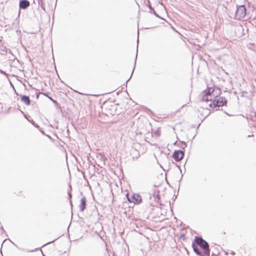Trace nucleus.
<instances>
[{"mask_svg":"<svg viewBox=\"0 0 256 256\" xmlns=\"http://www.w3.org/2000/svg\"><path fill=\"white\" fill-rule=\"evenodd\" d=\"M194 242L203 249L204 256H210V250L209 244L207 242L204 240L202 238L199 236L195 237Z\"/></svg>","mask_w":256,"mask_h":256,"instance_id":"obj_1","label":"nucleus"},{"mask_svg":"<svg viewBox=\"0 0 256 256\" xmlns=\"http://www.w3.org/2000/svg\"><path fill=\"white\" fill-rule=\"evenodd\" d=\"M204 95L202 96V102H208L212 100V97L214 96L210 94V92H204Z\"/></svg>","mask_w":256,"mask_h":256,"instance_id":"obj_5","label":"nucleus"},{"mask_svg":"<svg viewBox=\"0 0 256 256\" xmlns=\"http://www.w3.org/2000/svg\"><path fill=\"white\" fill-rule=\"evenodd\" d=\"M38 4L42 10H44V11L46 10L44 6V2H38Z\"/></svg>","mask_w":256,"mask_h":256,"instance_id":"obj_12","label":"nucleus"},{"mask_svg":"<svg viewBox=\"0 0 256 256\" xmlns=\"http://www.w3.org/2000/svg\"><path fill=\"white\" fill-rule=\"evenodd\" d=\"M206 92H210V94L212 95V94H213L214 92V90L213 88H208V90Z\"/></svg>","mask_w":256,"mask_h":256,"instance_id":"obj_13","label":"nucleus"},{"mask_svg":"<svg viewBox=\"0 0 256 256\" xmlns=\"http://www.w3.org/2000/svg\"><path fill=\"white\" fill-rule=\"evenodd\" d=\"M132 198L133 200L132 202L135 204H139L142 202V198L138 194H134L132 196Z\"/></svg>","mask_w":256,"mask_h":256,"instance_id":"obj_7","label":"nucleus"},{"mask_svg":"<svg viewBox=\"0 0 256 256\" xmlns=\"http://www.w3.org/2000/svg\"><path fill=\"white\" fill-rule=\"evenodd\" d=\"M138 44L137 45V48H138ZM138 52V50H136V52Z\"/></svg>","mask_w":256,"mask_h":256,"instance_id":"obj_27","label":"nucleus"},{"mask_svg":"<svg viewBox=\"0 0 256 256\" xmlns=\"http://www.w3.org/2000/svg\"><path fill=\"white\" fill-rule=\"evenodd\" d=\"M155 195H156V196H157L158 198V192L156 194V191L154 192V196H155Z\"/></svg>","mask_w":256,"mask_h":256,"instance_id":"obj_19","label":"nucleus"},{"mask_svg":"<svg viewBox=\"0 0 256 256\" xmlns=\"http://www.w3.org/2000/svg\"><path fill=\"white\" fill-rule=\"evenodd\" d=\"M68 197H69V199L70 200V205L71 206H72V201L70 200V199L72 198V194L69 192L68 193Z\"/></svg>","mask_w":256,"mask_h":256,"instance_id":"obj_15","label":"nucleus"},{"mask_svg":"<svg viewBox=\"0 0 256 256\" xmlns=\"http://www.w3.org/2000/svg\"><path fill=\"white\" fill-rule=\"evenodd\" d=\"M86 198L84 196L80 200V209L81 212H84L86 208Z\"/></svg>","mask_w":256,"mask_h":256,"instance_id":"obj_9","label":"nucleus"},{"mask_svg":"<svg viewBox=\"0 0 256 256\" xmlns=\"http://www.w3.org/2000/svg\"><path fill=\"white\" fill-rule=\"evenodd\" d=\"M138 34H139V31L138 30Z\"/></svg>","mask_w":256,"mask_h":256,"instance_id":"obj_28","label":"nucleus"},{"mask_svg":"<svg viewBox=\"0 0 256 256\" xmlns=\"http://www.w3.org/2000/svg\"><path fill=\"white\" fill-rule=\"evenodd\" d=\"M32 124H34V126L35 127L38 128H39V126H38V124H34V123H32Z\"/></svg>","mask_w":256,"mask_h":256,"instance_id":"obj_18","label":"nucleus"},{"mask_svg":"<svg viewBox=\"0 0 256 256\" xmlns=\"http://www.w3.org/2000/svg\"><path fill=\"white\" fill-rule=\"evenodd\" d=\"M186 146V144L184 142H182V145L180 146V148L182 149H184V148Z\"/></svg>","mask_w":256,"mask_h":256,"instance_id":"obj_14","label":"nucleus"},{"mask_svg":"<svg viewBox=\"0 0 256 256\" xmlns=\"http://www.w3.org/2000/svg\"><path fill=\"white\" fill-rule=\"evenodd\" d=\"M137 41H138V37Z\"/></svg>","mask_w":256,"mask_h":256,"instance_id":"obj_26","label":"nucleus"},{"mask_svg":"<svg viewBox=\"0 0 256 256\" xmlns=\"http://www.w3.org/2000/svg\"><path fill=\"white\" fill-rule=\"evenodd\" d=\"M184 152L182 150H176L174 151L172 158L176 162H179L182 159L184 156Z\"/></svg>","mask_w":256,"mask_h":256,"instance_id":"obj_4","label":"nucleus"},{"mask_svg":"<svg viewBox=\"0 0 256 256\" xmlns=\"http://www.w3.org/2000/svg\"><path fill=\"white\" fill-rule=\"evenodd\" d=\"M136 58H137V54H136V58H135V60H134V68H133V70H132V72L131 74V76H130V78L128 80L126 81V82L130 80V79L132 75V74L134 72V68H135V67H136Z\"/></svg>","mask_w":256,"mask_h":256,"instance_id":"obj_11","label":"nucleus"},{"mask_svg":"<svg viewBox=\"0 0 256 256\" xmlns=\"http://www.w3.org/2000/svg\"><path fill=\"white\" fill-rule=\"evenodd\" d=\"M149 8H150V10H152L153 11H154V8H152L151 6H149Z\"/></svg>","mask_w":256,"mask_h":256,"instance_id":"obj_21","label":"nucleus"},{"mask_svg":"<svg viewBox=\"0 0 256 256\" xmlns=\"http://www.w3.org/2000/svg\"><path fill=\"white\" fill-rule=\"evenodd\" d=\"M246 14V8L244 5L237 6L235 12L234 18L236 20L243 18Z\"/></svg>","mask_w":256,"mask_h":256,"instance_id":"obj_3","label":"nucleus"},{"mask_svg":"<svg viewBox=\"0 0 256 256\" xmlns=\"http://www.w3.org/2000/svg\"><path fill=\"white\" fill-rule=\"evenodd\" d=\"M48 98L52 101L53 102H54V103H56V100H53L52 98L50 97V96H48Z\"/></svg>","mask_w":256,"mask_h":256,"instance_id":"obj_17","label":"nucleus"},{"mask_svg":"<svg viewBox=\"0 0 256 256\" xmlns=\"http://www.w3.org/2000/svg\"><path fill=\"white\" fill-rule=\"evenodd\" d=\"M20 100L26 106L30 104L31 101L28 96L23 95L21 96Z\"/></svg>","mask_w":256,"mask_h":256,"instance_id":"obj_8","label":"nucleus"},{"mask_svg":"<svg viewBox=\"0 0 256 256\" xmlns=\"http://www.w3.org/2000/svg\"><path fill=\"white\" fill-rule=\"evenodd\" d=\"M227 100L224 97L216 96L214 100L209 104L210 107H220L226 104Z\"/></svg>","mask_w":256,"mask_h":256,"instance_id":"obj_2","label":"nucleus"},{"mask_svg":"<svg viewBox=\"0 0 256 256\" xmlns=\"http://www.w3.org/2000/svg\"><path fill=\"white\" fill-rule=\"evenodd\" d=\"M154 14L156 16H158V14H156V13L154 12Z\"/></svg>","mask_w":256,"mask_h":256,"instance_id":"obj_22","label":"nucleus"},{"mask_svg":"<svg viewBox=\"0 0 256 256\" xmlns=\"http://www.w3.org/2000/svg\"><path fill=\"white\" fill-rule=\"evenodd\" d=\"M44 94V96H48V94Z\"/></svg>","mask_w":256,"mask_h":256,"instance_id":"obj_25","label":"nucleus"},{"mask_svg":"<svg viewBox=\"0 0 256 256\" xmlns=\"http://www.w3.org/2000/svg\"><path fill=\"white\" fill-rule=\"evenodd\" d=\"M44 2V0H38V2Z\"/></svg>","mask_w":256,"mask_h":256,"instance_id":"obj_23","label":"nucleus"},{"mask_svg":"<svg viewBox=\"0 0 256 256\" xmlns=\"http://www.w3.org/2000/svg\"><path fill=\"white\" fill-rule=\"evenodd\" d=\"M0 72L1 74H5V72H4L3 70H0Z\"/></svg>","mask_w":256,"mask_h":256,"instance_id":"obj_20","label":"nucleus"},{"mask_svg":"<svg viewBox=\"0 0 256 256\" xmlns=\"http://www.w3.org/2000/svg\"><path fill=\"white\" fill-rule=\"evenodd\" d=\"M44 94V96H48V94Z\"/></svg>","mask_w":256,"mask_h":256,"instance_id":"obj_24","label":"nucleus"},{"mask_svg":"<svg viewBox=\"0 0 256 256\" xmlns=\"http://www.w3.org/2000/svg\"><path fill=\"white\" fill-rule=\"evenodd\" d=\"M56 240V239H55V240H52V242H48V243H46V244H44V245L42 246H46V244H50V243H52V242H54Z\"/></svg>","mask_w":256,"mask_h":256,"instance_id":"obj_16","label":"nucleus"},{"mask_svg":"<svg viewBox=\"0 0 256 256\" xmlns=\"http://www.w3.org/2000/svg\"><path fill=\"white\" fill-rule=\"evenodd\" d=\"M192 247L194 252L198 256H204V252H202L200 249L195 244H192Z\"/></svg>","mask_w":256,"mask_h":256,"instance_id":"obj_10","label":"nucleus"},{"mask_svg":"<svg viewBox=\"0 0 256 256\" xmlns=\"http://www.w3.org/2000/svg\"><path fill=\"white\" fill-rule=\"evenodd\" d=\"M30 3L28 0H20L19 3L20 9L25 10L30 6Z\"/></svg>","mask_w":256,"mask_h":256,"instance_id":"obj_6","label":"nucleus"}]
</instances>
